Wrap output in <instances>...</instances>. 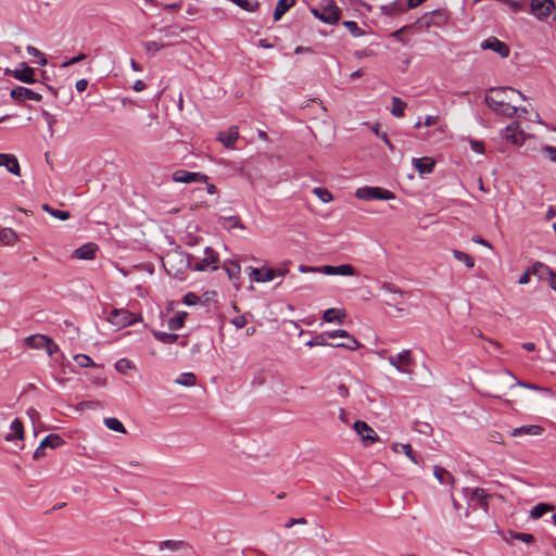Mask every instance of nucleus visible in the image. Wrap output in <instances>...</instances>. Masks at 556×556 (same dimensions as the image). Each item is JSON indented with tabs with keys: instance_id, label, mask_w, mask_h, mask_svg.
<instances>
[{
	"instance_id": "nucleus-18",
	"label": "nucleus",
	"mask_w": 556,
	"mask_h": 556,
	"mask_svg": "<svg viewBox=\"0 0 556 556\" xmlns=\"http://www.w3.org/2000/svg\"><path fill=\"white\" fill-rule=\"evenodd\" d=\"M12 76L25 84H33L36 81L34 68L27 65H24L23 68L14 70L12 72Z\"/></svg>"
},
{
	"instance_id": "nucleus-34",
	"label": "nucleus",
	"mask_w": 556,
	"mask_h": 556,
	"mask_svg": "<svg viewBox=\"0 0 556 556\" xmlns=\"http://www.w3.org/2000/svg\"><path fill=\"white\" fill-rule=\"evenodd\" d=\"M175 382L184 387H192L197 383V377L193 372H181Z\"/></svg>"
},
{
	"instance_id": "nucleus-48",
	"label": "nucleus",
	"mask_w": 556,
	"mask_h": 556,
	"mask_svg": "<svg viewBox=\"0 0 556 556\" xmlns=\"http://www.w3.org/2000/svg\"><path fill=\"white\" fill-rule=\"evenodd\" d=\"M185 317H186V314L184 313V314H177L175 317L170 318L169 328L172 330H177L180 327H182V325L185 323Z\"/></svg>"
},
{
	"instance_id": "nucleus-23",
	"label": "nucleus",
	"mask_w": 556,
	"mask_h": 556,
	"mask_svg": "<svg viewBox=\"0 0 556 556\" xmlns=\"http://www.w3.org/2000/svg\"><path fill=\"white\" fill-rule=\"evenodd\" d=\"M239 138V129L238 127H230L226 131H222L218 135V139L224 143L226 148H232L235 142Z\"/></svg>"
},
{
	"instance_id": "nucleus-3",
	"label": "nucleus",
	"mask_w": 556,
	"mask_h": 556,
	"mask_svg": "<svg viewBox=\"0 0 556 556\" xmlns=\"http://www.w3.org/2000/svg\"><path fill=\"white\" fill-rule=\"evenodd\" d=\"M289 273L286 264L277 267L262 266L249 267L248 276L251 282L265 283L273 281L276 277H285Z\"/></svg>"
},
{
	"instance_id": "nucleus-49",
	"label": "nucleus",
	"mask_w": 556,
	"mask_h": 556,
	"mask_svg": "<svg viewBox=\"0 0 556 556\" xmlns=\"http://www.w3.org/2000/svg\"><path fill=\"white\" fill-rule=\"evenodd\" d=\"M306 345L311 346V348L315 346V345L327 346V345H331V343L327 342L326 337L323 332L321 334L317 336L316 338L307 341Z\"/></svg>"
},
{
	"instance_id": "nucleus-1",
	"label": "nucleus",
	"mask_w": 556,
	"mask_h": 556,
	"mask_svg": "<svg viewBox=\"0 0 556 556\" xmlns=\"http://www.w3.org/2000/svg\"><path fill=\"white\" fill-rule=\"evenodd\" d=\"M510 93H515L522 100H526V96L519 90L510 87H500L488 91L485 103L496 114L511 118L518 112V108L510 104Z\"/></svg>"
},
{
	"instance_id": "nucleus-2",
	"label": "nucleus",
	"mask_w": 556,
	"mask_h": 556,
	"mask_svg": "<svg viewBox=\"0 0 556 556\" xmlns=\"http://www.w3.org/2000/svg\"><path fill=\"white\" fill-rule=\"evenodd\" d=\"M179 261L180 267L177 269L179 271L182 267L190 266L195 271H203L208 268L216 269L217 268V254L215 251L211 248H205L204 250V257L197 262H189L187 261L186 256L179 253H169L163 258V265L168 274H173V266L172 263L175 261Z\"/></svg>"
},
{
	"instance_id": "nucleus-29",
	"label": "nucleus",
	"mask_w": 556,
	"mask_h": 556,
	"mask_svg": "<svg viewBox=\"0 0 556 556\" xmlns=\"http://www.w3.org/2000/svg\"><path fill=\"white\" fill-rule=\"evenodd\" d=\"M18 236L12 228L0 230V241L5 245H13L17 242Z\"/></svg>"
},
{
	"instance_id": "nucleus-43",
	"label": "nucleus",
	"mask_w": 556,
	"mask_h": 556,
	"mask_svg": "<svg viewBox=\"0 0 556 556\" xmlns=\"http://www.w3.org/2000/svg\"><path fill=\"white\" fill-rule=\"evenodd\" d=\"M343 26L345 28L349 29V31L354 36V37H362L365 31L357 25L356 22L354 21H345L343 23Z\"/></svg>"
},
{
	"instance_id": "nucleus-55",
	"label": "nucleus",
	"mask_w": 556,
	"mask_h": 556,
	"mask_svg": "<svg viewBox=\"0 0 556 556\" xmlns=\"http://www.w3.org/2000/svg\"><path fill=\"white\" fill-rule=\"evenodd\" d=\"M469 144H470L471 150L475 151L476 153H478V154L484 153V144H483V142H481L479 140L471 139L469 141Z\"/></svg>"
},
{
	"instance_id": "nucleus-4",
	"label": "nucleus",
	"mask_w": 556,
	"mask_h": 556,
	"mask_svg": "<svg viewBox=\"0 0 556 556\" xmlns=\"http://www.w3.org/2000/svg\"><path fill=\"white\" fill-rule=\"evenodd\" d=\"M311 13L329 25L337 24L341 17V9L333 0H321L316 7L311 8Z\"/></svg>"
},
{
	"instance_id": "nucleus-41",
	"label": "nucleus",
	"mask_w": 556,
	"mask_h": 556,
	"mask_svg": "<svg viewBox=\"0 0 556 556\" xmlns=\"http://www.w3.org/2000/svg\"><path fill=\"white\" fill-rule=\"evenodd\" d=\"M435 17H440L441 22H444L445 21V14L442 13L441 11H432L431 13L425 15V20H426V26L429 27L430 25L432 24H440L439 22L435 21Z\"/></svg>"
},
{
	"instance_id": "nucleus-32",
	"label": "nucleus",
	"mask_w": 556,
	"mask_h": 556,
	"mask_svg": "<svg viewBox=\"0 0 556 556\" xmlns=\"http://www.w3.org/2000/svg\"><path fill=\"white\" fill-rule=\"evenodd\" d=\"M406 106H407L406 102H404L402 99H400L397 97L392 98L391 113L393 116L403 117Z\"/></svg>"
},
{
	"instance_id": "nucleus-44",
	"label": "nucleus",
	"mask_w": 556,
	"mask_h": 556,
	"mask_svg": "<svg viewBox=\"0 0 556 556\" xmlns=\"http://www.w3.org/2000/svg\"><path fill=\"white\" fill-rule=\"evenodd\" d=\"M74 361L80 367H94V362L86 354H76Z\"/></svg>"
},
{
	"instance_id": "nucleus-17",
	"label": "nucleus",
	"mask_w": 556,
	"mask_h": 556,
	"mask_svg": "<svg viewBox=\"0 0 556 556\" xmlns=\"http://www.w3.org/2000/svg\"><path fill=\"white\" fill-rule=\"evenodd\" d=\"M0 166H4L8 172L15 176L21 175L20 163L13 154L0 153Z\"/></svg>"
},
{
	"instance_id": "nucleus-9",
	"label": "nucleus",
	"mask_w": 556,
	"mask_h": 556,
	"mask_svg": "<svg viewBox=\"0 0 556 556\" xmlns=\"http://www.w3.org/2000/svg\"><path fill=\"white\" fill-rule=\"evenodd\" d=\"M300 270L303 273L318 271V273H323V274L329 275V276H333V275L354 276L356 274L355 268L350 264H342L339 266L325 265L320 268H305V267L301 266Z\"/></svg>"
},
{
	"instance_id": "nucleus-11",
	"label": "nucleus",
	"mask_w": 556,
	"mask_h": 556,
	"mask_svg": "<svg viewBox=\"0 0 556 556\" xmlns=\"http://www.w3.org/2000/svg\"><path fill=\"white\" fill-rule=\"evenodd\" d=\"M530 7L531 13L539 20L548 17L555 9L552 0H531Z\"/></svg>"
},
{
	"instance_id": "nucleus-28",
	"label": "nucleus",
	"mask_w": 556,
	"mask_h": 556,
	"mask_svg": "<svg viewBox=\"0 0 556 556\" xmlns=\"http://www.w3.org/2000/svg\"><path fill=\"white\" fill-rule=\"evenodd\" d=\"M294 4L295 0H279L274 11V20L279 21L282 15Z\"/></svg>"
},
{
	"instance_id": "nucleus-6",
	"label": "nucleus",
	"mask_w": 556,
	"mask_h": 556,
	"mask_svg": "<svg viewBox=\"0 0 556 556\" xmlns=\"http://www.w3.org/2000/svg\"><path fill=\"white\" fill-rule=\"evenodd\" d=\"M106 319L113 326L124 328L134 325L140 317L125 308H114L110 312Z\"/></svg>"
},
{
	"instance_id": "nucleus-7",
	"label": "nucleus",
	"mask_w": 556,
	"mask_h": 556,
	"mask_svg": "<svg viewBox=\"0 0 556 556\" xmlns=\"http://www.w3.org/2000/svg\"><path fill=\"white\" fill-rule=\"evenodd\" d=\"M355 197L359 200H392L395 198L394 193L381 187H362L356 189Z\"/></svg>"
},
{
	"instance_id": "nucleus-8",
	"label": "nucleus",
	"mask_w": 556,
	"mask_h": 556,
	"mask_svg": "<svg viewBox=\"0 0 556 556\" xmlns=\"http://www.w3.org/2000/svg\"><path fill=\"white\" fill-rule=\"evenodd\" d=\"M502 137L516 147H521L526 142V139L530 138L529 135L525 134L523 130L520 129V124L518 122H513L504 128L502 130Z\"/></svg>"
},
{
	"instance_id": "nucleus-15",
	"label": "nucleus",
	"mask_w": 556,
	"mask_h": 556,
	"mask_svg": "<svg viewBox=\"0 0 556 556\" xmlns=\"http://www.w3.org/2000/svg\"><path fill=\"white\" fill-rule=\"evenodd\" d=\"M481 48L484 50L485 49L492 50V51L496 52L497 54H500L502 58L508 56L509 51H510L509 47L505 42L498 40L495 37H491V38L484 40L481 43Z\"/></svg>"
},
{
	"instance_id": "nucleus-30",
	"label": "nucleus",
	"mask_w": 556,
	"mask_h": 556,
	"mask_svg": "<svg viewBox=\"0 0 556 556\" xmlns=\"http://www.w3.org/2000/svg\"><path fill=\"white\" fill-rule=\"evenodd\" d=\"M41 447L58 448L64 445L65 441L59 434H49L41 442Z\"/></svg>"
},
{
	"instance_id": "nucleus-21",
	"label": "nucleus",
	"mask_w": 556,
	"mask_h": 556,
	"mask_svg": "<svg viewBox=\"0 0 556 556\" xmlns=\"http://www.w3.org/2000/svg\"><path fill=\"white\" fill-rule=\"evenodd\" d=\"M24 438V427L22 421L18 418H15L11 421L10 432L5 434L4 440L11 442L13 440H23Z\"/></svg>"
},
{
	"instance_id": "nucleus-51",
	"label": "nucleus",
	"mask_w": 556,
	"mask_h": 556,
	"mask_svg": "<svg viewBox=\"0 0 556 556\" xmlns=\"http://www.w3.org/2000/svg\"><path fill=\"white\" fill-rule=\"evenodd\" d=\"M326 340L327 339H336V338H344L349 337V332L342 329L339 330H332V331H325L324 332Z\"/></svg>"
},
{
	"instance_id": "nucleus-61",
	"label": "nucleus",
	"mask_w": 556,
	"mask_h": 556,
	"mask_svg": "<svg viewBox=\"0 0 556 556\" xmlns=\"http://www.w3.org/2000/svg\"><path fill=\"white\" fill-rule=\"evenodd\" d=\"M306 519L305 518H291L289 519V521L286 523V527L287 528H291L295 525H306Z\"/></svg>"
},
{
	"instance_id": "nucleus-52",
	"label": "nucleus",
	"mask_w": 556,
	"mask_h": 556,
	"mask_svg": "<svg viewBox=\"0 0 556 556\" xmlns=\"http://www.w3.org/2000/svg\"><path fill=\"white\" fill-rule=\"evenodd\" d=\"M544 155L552 162H556V148L553 146H544L542 148Z\"/></svg>"
},
{
	"instance_id": "nucleus-27",
	"label": "nucleus",
	"mask_w": 556,
	"mask_h": 556,
	"mask_svg": "<svg viewBox=\"0 0 556 556\" xmlns=\"http://www.w3.org/2000/svg\"><path fill=\"white\" fill-rule=\"evenodd\" d=\"M391 450L394 452V453H400L402 452V454H405L412 463L414 464H418V460L415 456V453L413 451V447L410 444L408 443H404V444H400V443H393L391 445Z\"/></svg>"
},
{
	"instance_id": "nucleus-13",
	"label": "nucleus",
	"mask_w": 556,
	"mask_h": 556,
	"mask_svg": "<svg viewBox=\"0 0 556 556\" xmlns=\"http://www.w3.org/2000/svg\"><path fill=\"white\" fill-rule=\"evenodd\" d=\"M229 280L239 290L241 286V266L237 261H225L223 265Z\"/></svg>"
},
{
	"instance_id": "nucleus-20",
	"label": "nucleus",
	"mask_w": 556,
	"mask_h": 556,
	"mask_svg": "<svg viewBox=\"0 0 556 556\" xmlns=\"http://www.w3.org/2000/svg\"><path fill=\"white\" fill-rule=\"evenodd\" d=\"M97 245L94 243H86L77 248L73 252V257L77 260H92L96 255Z\"/></svg>"
},
{
	"instance_id": "nucleus-36",
	"label": "nucleus",
	"mask_w": 556,
	"mask_h": 556,
	"mask_svg": "<svg viewBox=\"0 0 556 556\" xmlns=\"http://www.w3.org/2000/svg\"><path fill=\"white\" fill-rule=\"evenodd\" d=\"M154 338L165 344H172L175 343L178 340V334L176 333H168L164 331H153Z\"/></svg>"
},
{
	"instance_id": "nucleus-37",
	"label": "nucleus",
	"mask_w": 556,
	"mask_h": 556,
	"mask_svg": "<svg viewBox=\"0 0 556 556\" xmlns=\"http://www.w3.org/2000/svg\"><path fill=\"white\" fill-rule=\"evenodd\" d=\"M344 339L346 340L345 342L336 343V344L331 343V346L345 348L350 351H355L359 348L358 341L350 333H349V337H344Z\"/></svg>"
},
{
	"instance_id": "nucleus-50",
	"label": "nucleus",
	"mask_w": 556,
	"mask_h": 556,
	"mask_svg": "<svg viewBox=\"0 0 556 556\" xmlns=\"http://www.w3.org/2000/svg\"><path fill=\"white\" fill-rule=\"evenodd\" d=\"M372 131L389 147L390 150L394 149L393 144L390 142L388 138V135L386 132H380L378 124L372 126Z\"/></svg>"
},
{
	"instance_id": "nucleus-64",
	"label": "nucleus",
	"mask_w": 556,
	"mask_h": 556,
	"mask_svg": "<svg viewBox=\"0 0 556 556\" xmlns=\"http://www.w3.org/2000/svg\"><path fill=\"white\" fill-rule=\"evenodd\" d=\"M382 288L388 291V292H392V293H399V294H402L403 292L395 288V286L391 285V283H383Z\"/></svg>"
},
{
	"instance_id": "nucleus-35",
	"label": "nucleus",
	"mask_w": 556,
	"mask_h": 556,
	"mask_svg": "<svg viewBox=\"0 0 556 556\" xmlns=\"http://www.w3.org/2000/svg\"><path fill=\"white\" fill-rule=\"evenodd\" d=\"M104 425L108 429L119 432V433H126V428L124 425L115 417H108L103 420Z\"/></svg>"
},
{
	"instance_id": "nucleus-5",
	"label": "nucleus",
	"mask_w": 556,
	"mask_h": 556,
	"mask_svg": "<svg viewBox=\"0 0 556 556\" xmlns=\"http://www.w3.org/2000/svg\"><path fill=\"white\" fill-rule=\"evenodd\" d=\"M387 359L388 363L401 374L412 375L414 371L415 358L412 351L408 349H404L394 355H390Z\"/></svg>"
},
{
	"instance_id": "nucleus-33",
	"label": "nucleus",
	"mask_w": 556,
	"mask_h": 556,
	"mask_svg": "<svg viewBox=\"0 0 556 556\" xmlns=\"http://www.w3.org/2000/svg\"><path fill=\"white\" fill-rule=\"evenodd\" d=\"M48 341V337L43 334H34L26 338V342L34 349H45Z\"/></svg>"
},
{
	"instance_id": "nucleus-54",
	"label": "nucleus",
	"mask_w": 556,
	"mask_h": 556,
	"mask_svg": "<svg viewBox=\"0 0 556 556\" xmlns=\"http://www.w3.org/2000/svg\"><path fill=\"white\" fill-rule=\"evenodd\" d=\"M86 58H87V55L85 53H79L76 56H73L70 60L65 61L62 64V67H64V68L70 67L73 64H76V63H78L80 61H84Z\"/></svg>"
},
{
	"instance_id": "nucleus-58",
	"label": "nucleus",
	"mask_w": 556,
	"mask_h": 556,
	"mask_svg": "<svg viewBox=\"0 0 556 556\" xmlns=\"http://www.w3.org/2000/svg\"><path fill=\"white\" fill-rule=\"evenodd\" d=\"M337 393L343 399H348L350 396L349 388L344 383H339L337 386Z\"/></svg>"
},
{
	"instance_id": "nucleus-45",
	"label": "nucleus",
	"mask_w": 556,
	"mask_h": 556,
	"mask_svg": "<svg viewBox=\"0 0 556 556\" xmlns=\"http://www.w3.org/2000/svg\"><path fill=\"white\" fill-rule=\"evenodd\" d=\"M538 267H543L542 264H535L532 268L527 269L518 279L519 285H527L530 281V277L532 274L536 273Z\"/></svg>"
},
{
	"instance_id": "nucleus-12",
	"label": "nucleus",
	"mask_w": 556,
	"mask_h": 556,
	"mask_svg": "<svg viewBox=\"0 0 556 556\" xmlns=\"http://www.w3.org/2000/svg\"><path fill=\"white\" fill-rule=\"evenodd\" d=\"M10 96L15 101H26L31 100L36 102H40L42 100V96L29 88L16 86L10 92Z\"/></svg>"
},
{
	"instance_id": "nucleus-22",
	"label": "nucleus",
	"mask_w": 556,
	"mask_h": 556,
	"mask_svg": "<svg viewBox=\"0 0 556 556\" xmlns=\"http://www.w3.org/2000/svg\"><path fill=\"white\" fill-rule=\"evenodd\" d=\"M544 431L543 427L539 425H529V426H521L519 428H515L511 430L510 435L511 437H519V435H540Z\"/></svg>"
},
{
	"instance_id": "nucleus-25",
	"label": "nucleus",
	"mask_w": 556,
	"mask_h": 556,
	"mask_svg": "<svg viewBox=\"0 0 556 556\" xmlns=\"http://www.w3.org/2000/svg\"><path fill=\"white\" fill-rule=\"evenodd\" d=\"M382 14L387 15V16H394V15H397V14H401L403 12H405L407 10V7H405L401 0H396L392 3H389V4H386V5H382L380 8Z\"/></svg>"
},
{
	"instance_id": "nucleus-59",
	"label": "nucleus",
	"mask_w": 556,
	"mask_h": 556,
	"mask_svg": "<svg viewBox=\"0 0 556 556\" xmlns=\"http://www.w3.org/2000/svg\"><path fill=\"white\" fill-rule=\"evenodd\" d=\"M45 349L49 355H53L59 351V346L50 338H48Z\"/></svg>"
},
{
	"instance_id": "nucleus-31",
	"label": "nucleus",
	"mask_w": 556,
	"mask_h": 556,
	"mask_svg": "<svg viewBox=\"0 0 556 556\" xmlns=\"http://www.w3.org/2000/svg\"><path fill=\"white\" fill-rule=\"evenodd\" d=\"M554 510V506L549 505V504H544V503H541V504H538L535 505L531 511H530V517L532 519H539L541 518L542 516H544L545 514L549 513V511H553Z\"/></svg>"
},
{
	"instance_id": "nucleus-47",
	"label": "nucleus",
	"mask_w": 556,
	"mask_h": 556,
	"mask_svg": "<svg viewBox=\"0 0 556 556\" xmlns=\"http://www.w3.org/2000/svg\"><path fill=\"white\" fill-rule=\"evenodd\" d=\"M26 51L29 55L39 58V65L45 66L47 64V59L45 55L34 46H27Z\"/></svg>"
},
{
	"instance_id": "nucleus-10",
	"label": "nucleus",
	"mask_w": 556,
	"mask_h": 556,
	"mask_svg": "<svg viewBox=\"0 0 556 556\" xmlns=\"http://www.w3.org/2000/svg\"><path fill=\"white\" fill-rule=\"evenodd\" d=\"M353 429L356 434L361 438L365 446L371 445L379 441V437L376 431L365 421L357 420L353 425Z\"/></svg>"
},
{
	"instance_id": "nucleus-39",
	"label": "nucleus",
	"mask_w": 556,
	"mask_h": 556,
	"mask_svg": "<svg viewBox=\"0 0 556 556\" xmlns=\"http://www.w3.org/2000/svg\"><path fill=\"white\" fill-rule=\"evenodd\" d=\"M313 193L324 203H329L333 200L332 193L326 188H314Z\"/></svg>"
},
{
	"instance_id": "nucleus-38",
	"label": "nucleus",
	"mask_w": 556,
	"mask_h": 556,
	"mask_svg": "<svg viewBox=\"0 0 556 556\" xmlns=\"http://www.w3.org/2000/svg\"><path fill=\"white\" fill-rule=\"evenodd\" d=\"M453 255L457 261L464 263L466 267L472 268L475 266L473 258L469 254L463 251L454 250Z\"/></svg>"
},
{
	"instance_id": "nucleus-42",
	"label": "nucleus",
	"mask_w": 556,
	"mask_h": 556,
	"mask_svg": "<svg viewBox=\"0 0 556 556\" xmlns=\"http://www.w3.org/2000/svg\"><path fill=\"white\" fill-rule=\"evenodd\" d=\"M114 367L118 372L125 374L127 370L135 368V364L127 358H121L115 363Z\"/></svg>"
},
{
	"instance_id": "nucleus-62",
	"label": "nucleus",
	"mask_w": 556,
	"mask_h": 556,
	"mask_svg": "<svg viewBox=\"0 0 556 556\" xmlns=\"http://www.w3.org/2000/svg\"><path fill=\"white\" fill-rule=\"evenodd\" d=\"M75 87H76V90H77L78 92H83V91H85V90L87 89V87H88V81H87V79L81 78V79L77 80V81H76Z\"/></svg>"
},
{
	"instance_id": "nucleus-56",
	"label": "nucleus",
	"mask_w": 556,
	"mask_h": 556,
	"mask_svg": "<svg viewBox=\"0 0 556 556\" xmlns=\"http://www.w3.org/2000/svg\"><path fill=\"white\" fill-rule=\"evenodd\" d=\"M99 406L98 402L93 401H83L77 405L78 410H85V409H94Z\"/></svg>"
},
{
	"instance_id": "nucleus-46",
	"label": "nucleus",
	"mask_w": 556,
	"mask_h": 556,
	"mask_svg": "<svg viewBox=\"0 0 556 556\" xmlns=\"http://www.w3.org/2000/svg\"><path fill=\"white\" fill-rule=\"evenodd\" d=\"M164 46L165 45L163 42H159V41H154V40L144 42V49L148 54L156 53L159 50L164 48Z\"/></svg>"
},
{
	"instance_id": "nucleus-24",
	"label": "nucleus",
	"mask_w": 556,
	"mask_h": 556,
	"mask_svg": "<svg viewBox=\"0 0 556 556\" xmlns=\"http://www.w3.org/2000/svg\"><path fill=\"white\" fill-rule=\"evenodd\" d=\"M345 316V311L342 308H328L325 311L323 318L325 323L342 324Z\"/></svg>"
},
{
	"instance_id": "nucleus-63",
	"label": "nucleus",
	"mask_w": 556,
	"mask_h": 556,
	"mask_svg": "<svg viewBox=\"0 0 556 556\" xmlns=\"http://www.w3.org/2000/svg\"><path fill=\"white\" fill-rule=\"evenodd\" d=\"M489 440H490L491 442L498 443V444H502V443H503L502 435H501L498 432L490 433V435H489Z\"/></svg>"
},
{
	"instance_id": "nucleus-16",
	"label": "nucleus",
	"mask_w": 556,
	"mask_h": 556,
	"mask_svg": "<svg viewBox=\"0 0 556 556\" xmlns=\"http://www.w3.org/2000/svg\"><path fill=\"white\" fill-rule=\"evenodd\" d=\"M173 180L176 182L190 184L195 181H204L206 180V176L200 173L179 169L173 174Z\"/></svg>"
},
{
	"instance_id": "nucleus-14",
	"label": "nucleus",
	"mask_w": 556,
	"mask_h": 556,
	"mask_svg": "<svg viewBox=\"0 0 556 556\" xmlns=\"http://www.w3.org/2000/svg\"><path fill=\"white\" fill-rule=\"evenodd\" d=\"M465 492L468 493L467 497L469 500V504H475L477 506H480L484 510H486L488 504H489L488 503L489 494L486 493V491L484 489H481V488H476L473 490L466 489Z\"/></svg>"
},
{
	"instance_id": "nucleus-40",
	"label": "nucleus",
	"mask_w": 556,
	"mask_h": 556,
	"mask_svg": "<svg viewBox=\"0 0 556 556\" xmlns=\"http://www.w3.org/2000/svg\"><path fill=\"white\" fill-rule=\"evenodd\" d=\"M42 208L49 213L51 216L60 219V220H66L70 218V212L67 211H61L50 207L48 204L42 205Z\"/></svg>"
},
{
	"instance_id": "nucleus-60",
	"label": "nucleus",
	"mask_w": 556,
	"mask_h": 556,
	"mask_svg": "<svg viewBox=\"0 0 556 556\" xmlns=\"http://www.w3.org/2000/svg\"><path fill=\"white\" fill-rule=\"evenodd\" d=\"M199 302V298L194 293H187L184 296V303L186 305H194Z\"/></svg>"
},
{
	"instance_id": "nucleus-19",
	"label": "nucleus",
	"mask_w": 556,
	"mask_h": 556,
	"mask_svg": "<svg viewBox=\"0 0 556 556\" xmlns=\"http://www.w3.org/2000/svg\"><path fill=\"white\" fill-rule=\"evenodd\" d=\"M413 165L420 175L430 174L434 169L435 162L428 156L413 159Z\"/></svg>"
},
{
	"instance_id": "nucleus-53",
	"label": "nucleus",
	"mask_w": 556,
	"mask_h": 556,
	"mask_svg": "<svg viewBox=\"0 0 556 556\" xmlns=\"http://www.w3.org/2000/svg\"><path fill=\"white\" fill-rule=\"evenodd\" d=\"M511 538L520 540L525 543H532L534 541V536L530 533L514 532L511 533Z\"/></svg>"
},
{
	"instance_id": "nucleus-26",
	"label": "nucleus",
	"mask_w": 556,
	"mask_h": 556,
	"mask_svg": "<svg viewBox=\"0 0 556 556\" xmlns=\"http://www.w3.org/2000/svg\"><path fill=\"white\" fill-rule=\"evenodd\" d=\"M189 544L181 540H166L159 543V549H169L172 552H176L179 549L188 548Z\"/></svg>"
},
{
	"instance_id": "nucleus-57",
	"label": "nucleus",
	"mask_w": 556,
	"mask_h": 556,
	"mask_svg": "<svg viewBox=\"0 0 556 556\" xmlns=\"http://www.w3.org/2000/svg\"><path fill=\"white\" fill-rule=\"evenodd\" d=\"M434 476L437 477V479L440 481V482H444L445 481V478L446 477H450V473L444 469V468H441V467H434Z\"/></svg>"
}]
</instances>
